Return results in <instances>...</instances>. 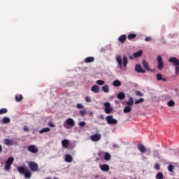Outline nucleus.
I'll list each match as a JSON object with an SVG mask.
<instances>
[{
  "mask_svg": "<svg viewBox=\"0 0 179 179\" xmlns=\"http://www.w3.org/2000/svg\"><path fill=\"white\" fill-rule=\"evenodd\" d=\"M17 171L20 174H23L25 177V178H31V173H30V171L29 170V168H24V166H19L17 167Z\"/></svg>",
  "mask_w": 179,
  "mask_h": 179,
  "instance_id": "1",
  "label": "nucleus"
},
{
  "mask_svg": "<svg viewBox=\"0 0 179 179\" xmlns=\"http://www.w3.org/2000/svg\"><path fill=\"white\" fill-rule=\"evenodd\" d=\"M169 62L175 66L176 75L179 73V59L177 57H171L169 59Z\"/></svg>",
  "mask_w": 179,
  "mask_h": 179,
  "instance_id": "2",
  "label": "nucleus"
},
{
  "mask_svg": "<svg viewBox=\"0 0 179 179\" xmlns=\"http://www.w3.org/2000/svg\"><path fill=\"white\" fill-rule=\"evenodd\" d=\"M13 162H15V158L13 157H10L8 158V159L6 161L4 170L6 171H10L12 169V164H13Z\"/></svg>",
  "mask_w": 179,
  "mask_h": 179,
  "instance_id": "3",
  "label": "nucleus"
},
{
  "mask_svg": "<svg viewBox=\"0 0 179 179\" xmlns=\"http://www.w3.org/2000/svg\"><path fill=\"white\" fill-rule=\"evenodd\" d=\"M28 167L33 173L38 171V164L37 162L33 161L28 162Z\"/></svg>",
  "mask_w": 179,
  "mask_h": 179,
  "instance_id": "4",
  "label": "nucleus"
},
{
  "mask_svg": "<svg viewBox=\"0 0 179 179\" xmlns=\"http://www.w3.org/2000/svg\"><path fill=\"white\" fill-rule=\"evenodd\" d=\"M66 129H71V127H75V121L72 118L67 119L63 124Z\"/></svg>",
  "mask_w": 179,
  "mask_h": 179,
  "instance_id": "5",
  "label": "nucleus"
},
{
  "mask_svg": "<svg viewBox=\"0 0 179 179\" xmlns=\"http://www.w3.org/2000/svg\"><path fill=\"white\" fill-rule=\"evenodd\" d=\"M106 121L109 125H117L118 124V121L114 119V116L113 115H108L106 117Z\"/></svg>",
  "mask_w": 179,
  "mask_h": 179,
  "instance_id": "6",
  "label": "nucleus"
},
{
  "mask_svg": "<svg viewBox=\"0 0 179 179\" xmlns=\"http://www.w3.org/2000/svg\"><path fill=\"white\" fill-rule=\"evenodd\" d=\"M157 61L158 63L157 69H159V71H163L164 63L163 62V57H162V55H158Z\"/></svg>",
  "mask_w": 179,
  "mask_h": 179,
  "instance_id": "7",
  "label": "nucleus"
},
{
  "mask_svg": "<svg viewBox=\"0 0 179 179\" xmlns=\"http://www.w3.org/2000/svg\"><path fill=\"white\" fill-rule=\"evenodd\" d=\"M103 106L105 107L104 111L106 114H111L113 113V108H111V103L110 102H105Z\"/></svg>",
  "mask_w": 179,
  "mask_h": 179,
  "instance_id": "8",
  "label": "nucleus"
},
{
  "mask_svg": "<svg viewBox=\"0 0 179 179\" xmlns=\"http://www.w3.org/2000/svg\"><path fill=\"white\" fill-rule=\"evenodd\" d=\"M28 151L30 152L31 153H38V148H37V146L34 145H30L27 148Z\"/></svg>",
  "mask_w": 179,
  "mask_h": 179,
  "instance_id": "9",
  "label": "nucleus"
},
{
  "mask_svg": "<svg viewBox=\"0 0 179 179\" xmlns=\"http://www.w3.org/2000/svg\"><path fill=\"white\" fill-rule=\"evenodd\" d=\"M90 139L92 142H99L101 139V134H96L90 136Z\"/></svg>",
  "mask_w": 179,
  "mask_h": 179,
  "instance_id": "10",
  "label": "nucleus"
},
{
  "mask_svg": "<svg viewBox=\"0 0 179 179\" xmlns=\"http://www.w3.org/2000/svg\"><path fill=\"white\" fill-rule=\"evenodd\" d=\"M4 143L5 145H6L7 146H13L15 145H17V143L14 141L12 139H8V138H6L4 140Z\"/></svg>",
  "mask_w": 179,
  "mask_h": 179,
  "instance_id": "11",
  "label": "nucleus"
},
{
  "mask_svg": "<svg viewBox=\"0 0 179 179\" xmlns=\"http://www.w3.org/2000/svg\"><path fill=\"white\" fill-rule=\"evenodd\" d=\"M143 68H145V69H147V71H149L150 72H155V70L153 69H151L150 67H149V64H148V62H146V60H143Z\"/></svg>",
  "mask_w": 179,
  "mask_h": 179,
  "instance_id": "12",
  "label": "nucleus"
},
{
  "mask_svg": "<svg viewBox=\"0 0 179 179\" xmlns=\"http://www.w3.org/2000/svg\"><path fill=\"white\" fill-rule=\"evenodd\" d=\"M135 71L138 72V73H145L146 72L145 70L142 69L140 64H136L135 66Z\"/></svg>",
  "mask_w": 179,
  "mask_h": 179,
  "instance_id": "13",
  "label": "nucleus"
},
{
  "mask_svg": "<svg viewBox=\"0 0 179 179\" xmlns=\"http://www.w3.org/2000/svg\"><path fill=\"white\" fill-rule=\"evenodd\" d=\"M91 92H92L93 93H100V87H99V85H93L91 87Z\"/></svg>",
  "mask_w": 179,
  "mask_h": 179,
  "instance_id": "14",
  "label": "nucleus"
},
{
  "mask_svg": "<svg viewBox=\"0 0 179 179\" xmlns=\"http://www.w3.org/2000/svg\"><path fill=\"white\" fill-rule=\"evenodd\" d=\"M138 149L141 153H146V147H145V145H143V144H138Z\"/></svg>",
  "mask_w": 179,
  "mask_h": 179,
  "instance_id": "15",
  "label": "nucleus"
},
{
  "mask_svg": "<svg viewBox=\"0 0 179 179\" xmlns=\"http://www.w3.org/2000/svg\"><path fill=\"white\" fill-rule=\"evenodd\" d=\"M116 61L120 68V69H122V58L121 57L120 55H118L116 57Z\"/></svg>",
  "mask_w": 179,
  "mask_h": 179,
  "instance_id": "16",
  "label": "nucleus"
},
{
  "mask_svg": "<svg viewBox=\"0 0 179 179\" xmlns=\"http://www.w3.org/2000/svg\"><path fill=\"white\" fill-rule=\"evenodd\" d=\"M62 147L64 148V149H67L68 146H69V140L68 139H64L62 141Z\"/></svg>",
  "mask_w": 179,
  "mask_h": 179,
  "instance_id": "17",
  "label": "nucleus"
},
{
  "mask_svg": "<svg viewBox=\"0 0 179 179\" xmlns=\"http://www.w3.org/2000/svg\"><path fill=\"white\" fill-rule=\"evenodd\" d=\"M65 160L67 163H72L73 158L72 157V155L68 154L65 157Z\"/></svg>",
  "mask_w": 179,
  "mask_h": 179,
  "instance_id": "18",
  "label": "nucleus"
},
{
  "mask_svg": "<svg viewBox=\"0 0 179 179\" xmlns=\"http://www.w3.org/2000/svg\"><path fill=\"white\" fill-rule=\"evenodd\" d=\"M85 64H90L91 62H94V57H88L85 59Z\"/></svg>",
  "mask_w": 179,
  "mask_h": 179,
  "instance_id": "19",
  "label": "nucleus"
},
{
  "mask_svg": "<svg viewBox=\"0 0 179 179\" xmlns=\"http://www.w3.org/2000/svg\"><path fill=\"white\" fill-rule=\"evenodd\" d=\"M126 40H127V35L125 34H123L118 38V41H120V43H125Z\"/></svg>",
  "mask_w": 179,
  "mask_h": 179,
  "instance_id": "20",
  "label": "nucleus"
},
{
  "mask_svg": "<svg viewBox=\"0 0 179 179\" xmlns=\"http://www.w3.org/2000/svg\"><path fill=\"white\" fill-rule=\"evenodd\" d=\"M100 169L102 171H108V170H110V166L108 164H103L100 166Z\"/></svg>",
  "mask_w": 179,
  "mask_h": 179,
  "instance_id": "21",
  "label": "nucleus"
},
{
  "mask_svg": "<svg viewBox=\"0 0 179 179\" xmlns=\"http://www.w3.org/2000/svg\"><path fill=\"white\" fill-rule=\"evenodd\" d=\"M157 80H163V82H167V78H163V76L161 73L157 74Z\"/></svg>",
  "mask_w": 179,
  "mask_h": 179,
  "instance_id": "22",
  "label": "nucleus"
},
{
  "mask_svg": "<svg viewBox=\"0 0 179 179\" xmlns=\"http://www.w3.org/2000/svg\"><path fill=\"white\" fill-rule=\"evenodd\" d=\"M142 54H143V51L139 50L135 53H134V58H138V57H142Z\"/></svg>",
  "mask_w": 179,
  "mask_h": 179,
  "instance_id": "23",
  "label": "nucleus"
},
{
  "mask_svg": "<svg viewBox=\"0 0 179 179\" xmlns=\"http://www.w3.org/2000/svg\"><path fill=\"white\" fill-rule=\"evenodd\" d=\"M113 85L115 86V87H120L121 86L122 83L121 81L118 80H115L113 81Z\"/></svg>",
  "mask_w": 179,
  "mask_h": 179,
  "instance_id": "24",
  "label": "nucleus"
},
{
  "mask_svg": "<svg viewBox=\"0 0 179 179\" xmlns=\"http://www.w3.org/2000/svg\"><path fill=\"white\" fill-rule=\"evenodd\" d=\"M117 99L119 100H124V99H125V94H124V92H119L117 94Z\"/></svg>",
  "mask_w": 179,
  "mask_h": 179,
  "instance_id": "25",
  "label": "nucleus"
},
{
  "mask_svg": "<svg viewBox=\"0 0 179 179\" xmlns=\"http://www.w3.org/2000/svg\"><path fill=\"white\" fill-rule=\"evenodd\" d=\"M23 100V96L22 94L15 95V101L19 103V101H22Z\"/></svg>",
  "mask_w": 179,
  "mask_h": 179,
  "instance_id": "26",
  "label": "nucleus"
},
{
  "mask_svg": "<svg viewBox=\"0 0 179 179\" xmlns=\"http://www.w3.org/2000/svg\"><path fill=\"white\" fill-rule=\"evenodd\" d=\"M111 159V155L108 152L104 153V160H106V162H108V160Z\"/></svg>",
  "mask_w": 179,
  "mask_h": 179,
  "instance_id": "27",
  "label": "nucleus"
},
{
  "mask_svg": "<svg viewBox=\"0 0 179 179\" xmlns=\"http://www.w3.org/2000/svg\"><path fill=\"white\" fill-rule=\"evenodd\" d=\"M127 106H129L131 107V106H134V98L130 97L129 98V101L126 102Z\"/></svg>",
  "mask_w": 179,
  "mask_h": 179,
  "instance_id": "28",
  "label": "nucleus"
},
{
  "mask_svg": "<svg viewBox=\"0 0 179 179\" xmlns=\"http://www.w3.org/2000/svg\"><path fill=\"white\" fill-rule=\"evenodd\" d=\"M102 91H103L104 93H108L110 92V87L108 85L103 86Z\"/></svg>",
  "mask_w": 179,
  "mask_h": 179,
  "instance_id": "29",
  "label": "nucleus"
},
{
  "mask_svg": "<svg viewBox=\"0 0 179 179\" xmlns=\"http://www.w3.org/2000/svg\"><path fill=\"white\" fill-rule=\"evenodd\" d=\"M124 113H131V111H132V107L127 106L126 107H124Z\"/></svg>",
  "mask_w": 179,
  "mask_h": 179,
  "instance_id": "30",
  "label": "nucleus"
},
{
  "mask_svg": "<svg viewBox=\"0 0 179 179\" xmlns=\"http://www.w3.org/2000/svg\"><path fill=\"white\" fill-rule=\"evenodd\" d=\"M51 129L50 127H45L39 131V134H44L45 132H50Z\"/></svg>",
  "mask_w": 179,
  "mask_h": 179,
  "instance_id": "31",
  "label": "nucleus"
},
{
  "mask_svg": "<svg viewBox=\"0 0 179 179\" xmlns=\"http://www.w3.org/2000/svg\"><path fill=\"white\" fill-rule=\"evenodd\" d=\"M155 178L156 179H164V175H163V173L159 172L158 173H157Z\"/></svg>",
  "mask_w": 179,
  "mask_h": 179,
  "instance_id": "32",
  "label": "nucleus"
},
{
  "mask_svg": "<svg viewBox=\"0 0 179 179\" xmlns=\"http://www.w3.org/2000/svg\"><path fill=\"white\" fill-rule=\"evenodd\" d=\"M128 40H134V38H136V34H129L127 36Z\"/></svg>",
  "mask_w": 179,
  "mask_h": 179,
  "instance_id": "33",
  "label": "nucleus"
},
{
  "mask_svg": "<svg viewBox=\"0 0 179 179\" xmlns=\"http://www.w3.org/2000/svg\"><path fill=\"white\" fill-rule=\"evenodd\" d=\"M2 122L3 124H9V122H10V118H9L8 117H5L3 118Z\"/></svg>",
  "mask_w": 179,
  "mask_h": 179,
  "instance_id": "34",
  "label": "nucleus"
},
{
  "mask_svg": "<svg viewBox=\"0 0 179 179\" xmlns=\"http://www.w3.org/2000/svg\"><path fill=\"white\" fill-rule=\"evenodd\" d=\"M127 64H128V58L127 57V56H124L123 57V66H124V68H127Z\"/></svg>",
  "mask_w": 179,
  "mask_h": 179,
  "instance_id": "35",
  "label": "nucleus"
},
{
  "mask_svg": "<svg viewBox=\"0 0 179 179\" xmlns=\"http://www.w3.org/2000/svg\"><path fill=\"white\" fill-rule=\"evenodd\" d=\"M96 85H99V86H103V85H105L106 82L103 80H98L96 82Z\"/></svg>",
  "mask_w": 179,
  "mask_h": 179,
  "instance_id": "36",
  "label": "nucleus"
},
{
  "mask_svg": "<svg viewBox=\"0 0 179 179\" xmlns=\"http://www.w3.org/2000/svg\"><path fill=\"white\" fill-rule=\"evenodd\" d=\"M143 101H145V99L143 98H140L138 100L135 101L134 104H139L143 103Z\"/></svg>",
  "mask_w": 179,
  "mask_h": 179,
  "instance_id": "37",
  "label": "nucleus"
},
{
  "mask_svg": "<svg viewBox=\"0 0 179 179\" xmlns=\"http://www.w3.org/2000/svg\"><path fill=\"white\" fill-rule=\"evenodd\" d=\"M174 106H176V103L174 102V101L171 100L168 102L169 107H174Z\"/></svg>",
  "mask_w": 179,
  "mask_h": 179,
  "instance_id": "38",
  "label": "nucleus"
},
{
  "mask_svg": "<svg viewBox=\"0 0 179 179\" xmlns=\"http://www.w3.org/2000/svg\"><path fill=\"white\" fill-rule=\"evenodd\" d=\"M168 170L170 171V173H173V171H174V166L172 164L169 165Z\"/></svg>",
  "mask_w": 179,
  "mask_h": 179,
  "instance_id": "39",
  "label": "nucleus"
},
{
  "mask_svg": "<svg viewBox=\"0 0 179 179\" xmlns=\"http://www.w3.org/2000/svg\"><path fill=\"white\" fill-rule=\"evenodd\" d=\"M8 113V109L7 108H1L0 109V115L2 114H6Z\"/></svg>",
  "mask_w": 179,
  "mask_h": 179,
  "instance_id": "40",
  "label": "nucleus"
},
{
  "mask_svg": "<svg viewBox=\"0 0 179 179\" xmlns=\"http://www.w3.org/2000/svg\"><path fill=\"white\" fill-rule=\"evenodd\" d=\"M154 169L157 171L160 170V164L159 163H155Z\"/></svg>",
  "mask_w": 179,
  "mask_h": 179,
  "instance_id": "41",
  "label": "nucleus"
},
{
  "mask_svg": "<svg viewBox=\"0 0 179 179\" xmlns=\"http://www.w3.org/2000/svg\"><path fill=\"white\" fill-rule=\"evenodd\" d=\"M80 114L81 115V117H84V115L86 114V110L83 109L80 110Z\"/></svg>",
  "mask_w": 179,
  "mask_h": 179,
  "instance_id": "42",
  "label": "nucleus"
},
{
  "mask_svg": "<svg viewBox=\"0 0 179 179\" xmlns=\"http://www.w3.org/2000/svg\"><path fill=\"white\" fill-rule=\"evenodd\" d=\"M85 101L87 103H92V98L90 96H86L85 97Z\"/></svg>",
  "mask_w": 179,
  "mask_h": 179,
  "instance_id": "43",
  "label": "nucleus"
},
{
  "mask_svg": "<svg viewBox=\"0 0 179 179\" xmlns=\"http://www.w3.org/2000/svg\"><path fill=\"white\" fill-rule=\"evenodd\" d=\"M79 127H82L83 128V127L86 126V122H80L78 123Z\"/></svg>",
  "mask_w": 179,
  "mask_h": 179,
  "instance_id": "44",
  "label": "nucleus"
},
{
  "mask_svg": "<svg viewBox=\"0 0 179 179\" xmlns=\"http://www.w3.org/2000/svg\"><path fill=\"white\" fill-rule=\"evenodd\" d=\"M136 96H138L139 97H142V96H143V94H142V92H141L140 91H136Z\"/></svg>",
  "mask_w": 179,
  "mask_h": 179,
  "instance_id": "45",
  "label": "nucleus"
},
{
  "mask_svg": "<svg viewBox=\"0 0 179 179\" xmlns=\"http://www.w3.org/2000/svg\"><path fill=\"white\" fill-rule=\"evenodd\" d=\"M48 126L50 127V128H55V124L52 122H49Z\"/></svg>",
  "mask_w": 179,
  "mask_h": 179,
  "instance_id": "46",
  "label": "nucleus"
},
{
  "mask_svg": "<svg viewBox=\"0 0 179 179\" xmlns=\"http://www.w3.org/2000/svg\"><path fill=\"white\" fill-rule=\"evenodd\" d=\"M76 107H77V108H79V109L83 108V105H82V104H80V103H78V104L76 105Z\"/></svg>",
  "mask_w": 179,
  "mask_h": 179,
  "instance_id": "47",
  "label": "nucleus"
},
{
  "mask_svg": "<svg viewBox=\"0 0 179 179\" xmlns=\"http://www.w3.org/2000/svg\"><path fill=\"white\" fill-rule=\"evenodd\" d=\"M145 41H152V38L150 36H148L145 38Z\"/></svg>",
  "mask_w": 179,
  "mask_h": 179,
  "instance_id": "48",
  "label": "nucleus"
},
{
  "mask_svg": "<svg viewBox=\"0 0 179 179\" xmlns=\"http://www.w3.org/2000/svg\"><path fill=\"white\" fill-rule=\"evenodd\" d=\"M24 131H25L26 132H29V127H27V126H24Z\"/></svg>",
  "mask_w": 179,
  "mask_h": 179,
  "instance_id": "49",
  "label": "nucleus"
},
{
  "mask_svg": "<svg viewBox=\"0 0 179 179\" xmlns=\"http://www.w3.org/2000/svg\"><path fill=\"white\" fill-rule=\"evenodd\" d=\"M100 52H106V49L104 48H101Z\"/></svg>",
  "mask_w": 179,
  "mask_h": 179,
  "instance_id": "50",
  "label": "nucleus"
},
{
  "mask_svg": "<svg viewBox=\"0 0 179 179\" xmlns=\"http://www.w3.org/2000/svg\"><path fill=\"white\" fill-rule=\"evenodd\" d=\"M103 155H104V152H100L99 153V157H100L103 156Z\"/></svg>",
  "mask_w": 179,
  "mask_h": 179,
  "instance_id": "51",
  "label": "nucleus"
},
{
  "mask_svg": "<svg viewBox=\"0 0 179 179\" xmlns=\"http://www.w3.org/2000/svg\"><path fill=\"white\" fill-rule=\"evenodd\" d=\"M134 58H135V57H134V55H133V56L132 55L129 56V59H134Z\"/></svg>",
  "mask_w": 179,
  "mask_h": 179,
  "instance_id": "52",
  "label": "nucleus"
},
{
  "mask_svg": "<svg viewBox=\"0 0 179 179\" xmlns=\"http://www.w3.org/2000/svg\"><path fill=\"white\" fill-rule=\"evenodd\" d=\"M0 153H2V145H0Z\"/></svg>",
  "mask_w": 179,
  "mask_h": 179,
  "instance_id": "53",
  "label": "nucleus"
},
{
  "mask_svg": "<svg viewBox=\"0 0 179 179\" xmlns=\"http://www.w3.org/2000/svg\"><path fill=\"white\" fill-rule=\"evenodd\" d=\"M45 179H51V178H46Z\"/></svg>",
  "mask_w": 179,
  "mask_h": 179,
  "instance_id": "54",
  "label": "nucleus"
},
{
  "mask_svg": "<svg viewBox=\"0 0 179 179\" xmlns=\"http://www.w3.org/2000/svg\"><path fill=\"white\" fill-rule=\"evenodd\" d=\"M54 179H58L57 178H54Z\"/></svg>",
  "mask_w": 179,
  "mask_h": 179,
  "instance_id": "55",
  "label": "nucleus"
},
{
  "mask_svg": "<svg viewBox=\"0 0 179 179\" xmlns=\"http://www.w3.org/2000/svg\"><path fill=\"white\" fill-rule=\"evenodd\" d=\"M114 179H117V178H114Z\"/></svg>",
  "mask_w": 179,
  "mask_h": 179,
  "instance_id": "56",
  "label": "nucleus"
}]
</instances>
